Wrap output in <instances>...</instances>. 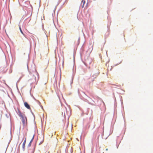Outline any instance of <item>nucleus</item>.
Returning a JSON list of instances; mask_svg holds the SVG:
<instances>
[{
  "label": "nucleus",
  "mask_w": 153,
  "mask_h": 153,
  "mask_svg": "<svg viewBox=\"0 0 153 153\" xmlns=\"http://www.w3.org/2000/svg\"><path fill=\"white\" fill-rule=\"evenodd\" d=\"M18 115L21 118V119L24 126H25L27 124V119L25 114L22 113L20 111L18 112Z\"/></svg>",
  "instance_id": "obj_1"
},
{
  "label": "nucleus",
  "mask_w": 153,
  "mask_h": 153,
  "mask_svg": "<svg viewBox=\"0 0 153 153\" xmlns=\"http://www.w3.org/2000/svg\"><path fill=\"white\" fill-rule=\"evenodd\" d=\"M37 73L36 72H34L33 74L31 73L30 75V77L31 78L30 79L33 80V81H35L36 80L35 76L37 75Z\"/></svg>",
  "instance_id": "obj_2"
},
{
  "label": "nucleus",
  "mask_w": 153,
  "mask_h": 153,
  "mask_svg": "<svg viewBox=\"0 0 153 153\" xmlns=\"http://www.w3.org/2000/svg\"><path fill=\"white\" fill-rule=\"evenodd\" d=\"M24 105H25V106L26 107L27 109H30V105L27 102H24Z\"/></svg>",
  "instance_id": "obj_3"
},
{
  "label": "nucleus",
  "mask_w": 153,
  "mask_h": 153,
  "mask_svg": "<svg viewBox=\"0 0 153 153\" xmlns=\"http://www.w3.org/2000/svg\"><path fill=\"white\" fill-rule=\"evenodd\" d=\"M26 139L25 138V140L23 142V143L22 147L23 149L25 148V144L26 143Z\"/></svg>",
  "instance_id": "obj_4"
},
{
  "label": "nucleus",
  "mask_w": 153,
  "mask_h": 153,
  "mask_svg": "<svg viewBox=\"0 0 153 153\" xmlns=\"http://www.w3.org/2000/svg\"><path fill=\"white\" fill-rule=\"evenodd\" d=\"M33 138H34V136H33L32 138V139H31V140L29 143V144L28 146H30L31 145V143H32L33 141Z\"/></svg>",
  "instance_id": "obj_5"
},
{
  "label": "nucleus",
  "mask_w": 153,
  "mask_h": 153,
  "mask_svg": "<svg viewBox=\"0 0 153 153\" xmlns=\"http://www.w3.org/2000/svg\"><path fill=\"white\" fill-rule=\"evenodd\" d=\"M19 29H20V31L21 32V33H22V34H24V33H23V32L22 31V29H21V27H20V26H19Z\"/></svg>",
  "instance_id": "obj_6"
},
{
  "label": "nucleus",
  "mask_w": 153,
  "mask_h": 153,
  "mask_svg": "<svg viewBox=\"0 0 153 153\" xmlns=\"http://www.w3.org/2000/svg\"><path fill=\"white\" fill-rule=\"evenodd\" d=\"M82 2L83 3V4L82 6V7H83L84 6V5L85 3V1L84 0H82Z\"/></svg>",
  "instance_id": "obj_7"
},
{
  "label": "nucleus",
  "mask_w": 153,
  "mask_h": 153,
  "mask_svg": "<svg viewBox=\"0 0 153 153\" xmlns=\"http://www.w3.org/2000/svg\"><path fill=\"white\" fill-rule=\"evenodd\" d=\"M50 152L48 150V149H47L46 150V152L45 153H49Z\"/></svg>",
  "instance_id": "obj_8"
},
{
  "label": "nucleus",
  "mask_w": 153,
  "mask_h": 153,
  "mask_svg": "<svg viewBox=\"0 0 153 153\" xmlns=\"http://www.w3.org/2000/svg\"><path fill=\"white\" fill-rule=\"evenodd\" d=\"M106 151H107V150H108V149H106Z\"/></svg>",
  "instance_id": "obj_9"
}]
</instances>
